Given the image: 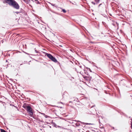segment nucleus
<instances>
[{
  "label": "nucleus",
  "mask_w": 132,
  "mask_h": 132,
  "mask_svg": "<svg viewBox=\"0 0 132 132\" xmlns=\"http://www.w3.org/2000/svg\"><path fill=\"white\" fill-rule=\"evenodd\" d=\"M4 3L8 4L15 9L18 10L20 8V6L15 0H4Z\"/></svg>",
  "instance_id": "f257e3e1"
},
{
  "label": "nucleus",
  "mask_w": 132,
  "mask_h": 132,
  "mask_svg": "<svg viewBox=\"0 0 132 132\" xmlns=\"http://www.w3.org/2000/svg\"><path fill=\"white\" fill-rule=\"evenodd\" d=\"M46 55L52 61L55 63L57 62V61L56 58L53 56L51 54L48 53H46Z\"/></svg>",
  "instance_id": "f03ea898"
},
{
  "label": "nucleus",
  "mask_w": 132,
  "mask_h": 132,
  "mask_svg": "<svg viewBox=\"0 0 132 132\" xmlns=\"http://www.w3.org/2000/svg\"><path fill=\"white\" fill-rule=\"evenodd\" d=\"M26 110L29 114L30 116H32V115L33 113L32 111V109L30 106H27Z\"/></svg>",
  "instance_id": "7ed1b4c3"
},
{
  "label": "nucleus",
  "mask_w": 132,
  "mask_h": 132,
  "mask_svg": "<svg viewBox=\"0 0 132 132\" xmlns=\"http://www.w3.org/2000/svg\"><path fill=\"white\" fill-rule=\"evenodd\" d=\"M95 2H96V3H95V2H92L91 3H92V4H93L94 5H95L96 4H97L98 3H99L100 1V0H94Z\"/></svg>",
  "instance_id": "20e7f679"
},
{
  "label": "nucleus",
  "mask_w": 132,
  "mask_h": 132,
  "mask_svg": "<svg viewBox=\"0 0 132 132\" xmlns=\"http://www.w3.org/2000/svg\"><path fill=\"white\" fill-rule=\"evenodd\" d=\"M0 130L1 132H7L4 130L3 129H1Z\"/></svg>",
  "instance_id": "39448f33"
},
{
  "label": "nucleus",
  "mask_w": 132,
  "mask_h": 132,
  "mask_svg": "<svg viewBox=\"0 0 132 132\" xmlns=\"http://www.w3.org/2000/svg\"><path fill=\"white\" fill-rule=\"evenodd\" d=\"M62 11L64 13H65L66 12V11L64 9H62Z\"/></svg>",
  "instance_id": "423d86ee"
},
{
  "label": "nucleus",
  "mask_w": 132,
  "mask_h": 132,
  "mask_svg": "<svg viewBox=\"0 0 132 132\" xmlns=\"http://www.w3.org/2000/svg\"><path fill=\"white\" fill-rule=\"evenodd\" d=\"M25 3H27V0H22Z\"/></svg>",
  "instance_id": "0eeeda50"
},
{
  "label": "nucleus",
  "mask_w": 132,
  "mask_h": 132,
  "mask_svg": "<svg viewBox=\"0 0 132 132\" xmlns=\"http://www.w3.org/2000/svg\"><path fill=\"white\" fill-rule=\"evenodd\" d=\"M44 116L46 118H47L48 117V116L46 115H45Z\"/></svg>",
  "instance_id": "6e6552de"
},
{
  "label": "nucleus",
  "mask_w": 132,
  "mask_h": 132,
  "mask_svg": "<svg viewBox=\"0 0 132 132\" xmlns=\"http://www.w3.org/2000/svg\"><path fill=\"white\" fill-rule=\"evenodd\" d=\"M85 124L86 125H90V124H91L89 123H86Z\"/></svg>",
  "instance_id": "1a4fd4ad"
},
{
  "label": "nucleus",
  "mask_w": 132,
  "mask_h": 132,
  "mask_svg": "<svg viewBox=\"0 0 132 132\" xmlns=\"http://www.w3.org/2000/svg\"><path fill=\"white\" fill-rule=\"evenodd\" d=\"M59 127H60V129L61 130V129H64L63 127H61H61H60L59 126Z\"/></svg>",
  "instance_id": "9d476101"
},
{
  "label": "nucleus",
  "mask_w": 132,
  "mask_h": 132,
  "mask_svg": "<svg viewBox=\"0 0 132 132\" xmlns=\"http://www.w3.org/2000/svg\"><path fill=\"white\" fill-rule=\"evenodd\" d=\"M131 129H132V122H131Z\"/></svg>",
  "instance_id": "9b49d317"
},
{
  "label": "nucleus",
  "mask_w": 132,
  "mask_h": 132,
  "mask_svg": "<svg viewBox=\"0 0 132 132\" xmlns=\"http://www.w3.org/2000/svg\"><path fill=\"white\" fill-rule=\"evenodd\" d=\"M1 42L2 43H3V42H4V41H3V40H1Z\"/></svg>",
  "instance_id": "f8f14e48"
},
{
  "label": "nucleus",
  "mask_w": 132,
  "mask_h": 132,
  "mask_svg": "<svg viewBox=\"0 0 132 132\" xmlns=\"http://www.w3.org/2000/svg\"><path fill=\"white\" fill-rule=\"evenodd\" d=\"M41 114H42V115H44V116L45 114L44 113H41Z\"/></svg>",
  "instance_id": "ddd939ff"
},
{
  "label": "nucleus",
  "mask_w": 132,
  "mask_h": 132,
  "mask_svg": "<svg viewBox=\"0 0 132 132\" xmlns=\"http://www.w3.org/2000/svg\"><path fill=\"white\" fill-rule=\"evenodd\" d=\"M101 5H102V4H100L98 5V7H99Z\"/></svg>",
  "instance_id": "4468645a"
},
{
  "label": "nucleus",
  "mask_w": 132,
  "mask_h": 132,
  "mask_svg": "<svg viewBox=\"0 0 132 132\" xmlns=\"http://www.w3.org/2000/svg\"><path fill=\"white\" fill-rule=\"evenodd\" d=\"M51 5L52 6H54L55 4H51Z\"/></svg>",
  "instance_id": "2eb2a0df"
},
{
  "label": "nucleus",
  "mask_w": 132,
  "mask_h": 132,
  "mask_svg": "<svg viewBox=\"0 0 132 132\" xmlns=\"http://www.w3.org/2000/svg\"><path fill=\"white\" fill-rule=\"evenodd\" d=\"M35 52H36V53H37V52L36 51V50H35Z\"/></svg>",
  "instance_id": "dca6fc26"
},
{
  "label": "nucleus",
  "mask_w": 132,
  "mask_h": 132,
  "mask_svg": "<svg viewBox=\"0 0 132 132\" xmlns=\"http://www.w3.org/2000/svg\"><path fill=\"white\" fill-rule=\"evenodd\" d=\"M16 13L17 14H18V12H16Z\"/></svg>",
  "instance_id": "f3484780"
},
{
  "label": "nucleus",
  "mask_w": 132,
  "mask_h": 132,
  "mask_svg": "<svg viewBox=\"0 0 132 132\" xmlns=\"http://www.w3.org/2000/svg\"><path fill=\"white\" fill-rule=\"evenodd\" d=\"M39 3V2H38V3Z\"/></svg>",
  "instance_id": "a211bd4d"
},
{
  "label": "nucleus",
  "mask_w": 132,
  "mask_h": 132,
  "mask_svg": "<svg viewBox=\"0 0 132 132\" xmlns=\"http://www.w3.org/2000/svg\"><path fill=\"white\" fill-rule=\"evenodd\" d=\"M39 3V2H38V3Z\"/></svg>",
  "instance_id": "6ab92c4d"
},
{
  "label": "nucleus",
  "mask_w": 132,
  "mask_h": 132,
  "mask_svg": "<svg viewBox=\"0 0 132 132\" xmlns=\"http://www.w3.org/2000/svg\"><path fill=\"white\" fill-rule=\"evenodd\" d=\"M71 102V101L70 102Z\"/></svg>",
  "instance_id": "aec40b11"
}]
</instances>
